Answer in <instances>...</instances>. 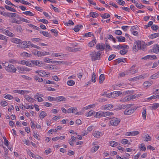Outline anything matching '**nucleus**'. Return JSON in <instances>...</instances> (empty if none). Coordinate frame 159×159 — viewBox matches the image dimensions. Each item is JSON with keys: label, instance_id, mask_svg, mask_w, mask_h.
Listing matches in <instances>:
<instances>
[{"label": "nucleus", "instance_id": "5", "mask_svg": "<svg viewBox=\"0 0 159 159\" xmlns=\"http://www.w3.org/2000/svg\"><path fill=\"white\" fill-rule=\"evenodd\" d=\"M131 106H129L126 108L124 111V114L126 116L130 115L133 114L134 111V109Z\"/></svg>", "mask_w": 159, "mask_h": 159}, {"label": "nucleus", "instance_id": "38", "mask_svg": "<svg viewBox=\"0 0 159 159\" xmlns=\"http://www.w3.org/2000/svg\"><path fill=\"white\" fill-rule=\"evenodd\" d=\"M115 93L114 92L112 93L114 94L113 95L114 96V97L113 98H115L116 97L119 96L120 95L122 94V92L120 91H115Z\"/></svg>", "mask_w": 159, "mask_h": 159}, {"label": "nucleus", "instance_id": "39", "mask_svg": "<svg viewBox=\"0 0 159 159\" xmlns=\"http://www.w3.org/2000/svg\"><path fill=\"white\" fill-rule=\"evenodd\" d=\"M34 79L36 81H38L39 82H41L43 81V79L42 78H40L37 76L35 75L34 77Z\"/></svg>", "mask_w": 159, "mask_h": 159}, {"label": "nucleus", "instance_id": "63", "mask_svg": "<svg viewBox=\"0 0 159 159\" xmlns=\"http://www.w3.org/2000/svg\"><path fill=\"white\" fill-rule=\"evenodd\" d=\"M116 56L115 54H112L110 55L108 58V60L110 61L112 60Z\"/></svg>", "mask_w": 159, "mask_h": 159}, {"label": "nucleus", "instance_id": "9", "mask_svg": "<svg viewBox=\"0 0 159 159\" xmlns=\"http://www.w3.org/2000/svg\"><path fill=\"white\" fill-rule=\"evenodd\" d=\"M139 134L138 131H135L129 132L126 133L125 135L127 136H135Z\"/></svg>", "mask_w": 159, "mask_h": 159}, {"label": "nucleus", "instance_id": "54", "mask_svg": "<svg viewBox=\"0 0 159 159\" xmlns=\"http://www.w3.org/2000/svg\"><path fill=\"white\" fill-rule=\"evenodd\" d=\"M159 75V71L158 72H157V73H155V74H153V75H151V79H155V77H157Z\"/></svg>", "mask_w": 159, "mask_h": 159}, {"label": "nucleus", "instance_id": "35", "mask_svg": "<svg viewBox=\"0 0 159 159\" xmlns=\"http://www.w3.org/2000/svg\"><path fill=\"white\" fill-rule=\"evenodd\" d=\"M118 145V143L115 141H111L110 142V145L112 147H115Z\"/></svg>", "mask_w": 159, "mask_h": 159}, {"label": "nucleus", "instance_id": "42", "mask_svg": "<svg viewBox=\"0 0 159 159\" xmlns=\"http://www.w3.org/2000/svg\"><path fill=\"white\" fill-rule=\"evenodd\" d=\"M131 100L130 97V96L126 97L125 98H124L123 99L120 100V101L122 102H127Z\"/></svg>", "mask_w": 159, "mask_h": 159}, {"label": "nucleus", "instance_id": "61", "mask_svg": "<svg viewBox=\"0 0 159 159\" xmlns=\"http://www.w3.org/2000/svg\"><path fill=\"white\" fill-rule=\"evenodd\" d=\"M117 2L119 4L122 6H124L125 3V2L122 0H118Z\"/></svg>", "mask_w": 159, "mask_h": 159}, {"label": "nucleus", "instance_id": "1", "mask_svg": "<svg viewBox=\"0 0 159 159\" xmlns=\"http://www.w3.org/2000/svg\"><path fill=\"white\" fill-rule=\"evenodd\" d=\"M146 46L144 44L141 43L140 41L137 40L135 41L134 43L133 47V50L135 52L138 51V50L144 51L146 48Z\"/></svg>", "mask_w": 159, "mask_h": 159}, {"label": "nucleus", "instance_id": "25", "mask_svg": "<svg viewBox=\"0 0 159 159\" xmlns=\"http://www.w3.org/2000/svg\"><path fill=\"white\" fill-rule=\"evenodd\" d=\"M116 38L119 42H125V39L122 36H117Z\"/></svg>", "mask_w": 159, "mask_h": 159}, {"label": "nucleus", "instance_id": "48", "mask_svg": "<svg viewBox=\"0 0 159 159\" xmlns=\"http://www.w3.org/2000/svg\"><path fill=\"white\" fill-rule=\"evenodd\" d=\"M24 14L25 15H28L29 16H34V14H33L30 11H26L23 12Z\"/></svg>", "mask_w": 159, "mask_h": 159}, {"label": "nucleus", "instance_id": "17", "mask_svg": "<svg viewBox=\"0 0 159 159\" xmlns=\"http://www.w3.org/2000/svg\"><path fill=\"white\" fill-rule=\"evenodd\" d=\"M105 45L106 48H105V50L106 53H107L109 51L112 50V49L111 48L110 46L108 43L107 40H106V42Z\"/></svg>", "mask_w": 159, "mask_h": 159}, {"label": "nucleus", "instance_id": "10", "mask_svg": "<svg viewBox=\"0 0 159 159\" xmlns=\"http://www.w3.org/2000/svg\"><path fill=\"white\" fill-rule=\"evenodd\" d=\"M157 57L155 55H148L142 58V59L147 60L150 59L151 60L156 59Z\"/></svg>", "mask_w": 159, "mask_h": 159}, {"label": "nucleus", "instance_id": "28", "mask_svg": "<svg viewBox=\"0 0 159 159\" xmlns=\"http://www.w3.org/2000/svg\"><path fill=\"white\" fill-rule=\"evenodd\" d=\"M96 75L94 72H93L92 75L91 81L93 83L95 82L96 80Z\"/></svg>", "mask_w": 159, "mask_h": 159}, {"label": "nucleus", "instance_id": "19", "mask_svg": "<svg viewBox=\"0 0 159 159\" xmlns=\"http://www.w3.org/2000/svg\"><path fill=\"white\" fill-rule=\"evenodd\" d=\"M96 43V39H94L92 41L88 43V45L90 47H92L94 46L95 44Z\"/></svg>", "mask_w": 159, "mask_h": 159}, {"label": "nucleus", "instance_id": "7", "mask_svg": "<svg viewBox=\"0 0 159 159\" xmlns=\"http://www.w3.org/2000/svg\"><path fill=\"white\" fill-rule=\"evenodd\" d=\"M34 54L36 55H37L38 57H41L42 56H45L47 55H49L50 53L49 52H39L37 51V52H35L34 53Z\"/></svg>", "mask_w": 159, "mask_h": 159}, {"label": "nucleus", "instance_id": "23", "mask_svg": "<svg viewBox=\"0 0 159 159\" xmlns=\"http://www.w3.org/2000/svg\"><path fill=\"white\" fill-rule=\"evenodd\" d=\"M159 106V104L158 103H155L152 104L151 106H150V108L155 110Z\"/></svg>", "mask_w": 159, "mask_h": 159}, {"label": "nucleus", "instance_id": "57", "mask_svg": "<svg viewBox=\"0 0 159 159\" xmlns=\"http://www.w3.org/2000/svg\"><path fill=\"white\" fill-rule=\"evenodd\" d=\"M129 71H130V73L132 74H134L136 73L138 71V69H129Z\"/></svg>", "mask_w": 159, "mask_h": 159}, {"label": "nucleus", "instance_id": "6", "mask_svg": "<svg viewBox=\"0 0 159 159\" xmlns=\"http://www.w3.org/2000/svg\"><path fill=\"white\" fill-rule=\"evenodd\" d=\"M96 48L98 50L103 51L105 49V45L103 43H98L96 46Z\"/></svg>", "mask_w": 159, "mask_h": 159}, {"label": "nucleus", "instance_id": "21", "mask_svg": "<svg viewBox=\"0 0 159 159\" xmlns=\"http://www.w3.org/2000/svg\"><path fill=\"white\" fill-rule=\"evenodd\" d=\"M11 42L16 43H19L21 42V40L17 38H13L11 39Z\"/></svg>", "mask_w": 159, "mask_h": 159}, {"label": "nucleus", "instance_id": "53", "mask_svg": "<svg viewBox=\"0 0 159 159\" xmlns=\"http://www.w3.org/2000/svg\"><path fill=\"white\" fill-rule=\"evenodd\" d=\"M113 47L114 48H115L116 49H121V48H123V47L122 46V45H120V44H119V45H116V46L113 45Z\"/></svg>", "mask_w": 159, "mask_h": 159}, {"label": "nucleus", "instance_id": "58", "mask_svg": "<svg viewBox=\"0 0 159 159\" xmlns=\"http://www.w3.org/2000/svg\"><path fill=\"white\" fill-rule=\"evenodd\" d=\"M105 116H112L114 115V113L112 112H110L109 111H107L106 112H105Z\"/></svg>", "mask_w": 159, "mask_h": 159}, {"label": "nucleus", "instance_id": "12", "mask_svg": "<svg viewBox=\"0 0 159 159\" xmlns=\"http://www.w3.org/2000/svg\"><path fill=\"white\" fill-rule=\"evenodd\" d=\"M133 104H127V105H119L117 108L118 110H121L122 109H124L126 108L127 107H129V106H132Z\"/></svg>", "mask_w": 159, "mask_h": 159}, {"label": "nucleus", "instance_id": "52", "mask_svg": "<svg viewBox=\"0 0 159 159\" xmlns=\"http://www.w3.org/2000/svg\"><path fill=\"white\" fill-rule=\"evenodd\" d=\"M91 36H94V35H93L92 33L91 32H89L85 33L84 34V37H91Z\"/></svg>", "mask_w": 159, "mask_h": 159}, {"label": "nucleus", "instance_id": "47", "mask_svg": "<svg viewBox=\"0 0 159 159\" xmlns=\"http://www.w3.org/2000/svg\"><path fill=\"white\" fill-rule=\"evenodd\" d=\"M145 139L144 141H150L151 139V137L148 134H145Z\"/></svg>", "mask_w": 159, "mask_h": 159}, {"label": "nucleus", "instance_id": "62", "mask_svg": "<svg viewBox=\"0 0 159 159\" xmlns=\"http://www.w3.org/2000/svg\"><path fill=\"white\" fill-rule=\"evenodd\" d=\"M33 136L36 139H38L39 140L40 139L38 138V136H39V135L37 134V133L35 131L33 132Z\"/></svg>", "mask_w": 159, "mask_h": 159}, {"label": "nucleus", "instance_id": "15", "mask_svg": "<svg viewBox=\"0 0 159 159\" xmlns=\"http://www.w3.org/2000/svg\"><path fill=\"white\" fill-rule=\"evenodd\" d=\"M33 66H41L42 64L41 61H39L32 60Z\"/></svg>", "mask_w": 159, "mask_h": 159}, {"label": "nucleus", "instance_id": "26", "mask_svg": "<svg viewBox=\"0 0 159 159\" xmlns=\"http://www.w3.org/2000/svg\"><path fill=\"white\" fill-rule=\"evenodd\" d=\"M83 26L82 25H76L74 29V30L75 32H77L80 29L82 28Z\"/></svg>", "mask_w": 159, "mask_h": 159}, {"label": "nucleus", "instance_id": "34", "mask_svg": "<svg viewBox=\"0 0 159 159\" xmlns=\"http://www.w3.org/2000/svg\"><path fill=\"white\" fill-rule=\"evenodd\" d=\"M114 94L113 93H110L107 94H105L104 93L102 94V96H104L105 97L107 98H113L114 97V96L113 95Z\"/></svg>", "mask_w": 159, "mask_h": 159}, {"label": "nucleus", "instance_id": "14", "mask_svg": "<svg viewBox=\"0 0 159 159\" xmlns=\"http://www.w3.org/2000/svg\"><path fill=\"white\" fill-rule=\"evenodd\" d=\"M145 75H139L136 77H135L132 78L130 79L129 80H133L134 81L137 80H139V79H143L145 78Z\"/></svg>", "mask_w": 159, "mask_h": 159}, {"label": "nucleus", "instance_id": "45", "mask_svg": "<svg viewBox=\"0 0 159 159\" xmlns=\"http://www.w3.org/2000/svg\"><path fill=\"white\" fill-rule=\"evenodd\" d=\"M95 112L93 111H89L88 112L86 113V115L87 116H90L93 115L94 114Z\"/></svg>", "mask_w": 159, "mask_h": 159}, {"label": "nucleus", "instance_id": "55", "mask_svg": "<svg viewBox=\"0 0 159 159\" xmlns=\"http://www.w3.org/2000/svg\"><path fill=\"white\" fill-rule=\"evenodd\" d=\"M159 34L158 33H156L151 34L150 37L152 39L155 38L159 36Z\"/></svg>", "mask_w": 159, "mask_h": 159}, {"label": "nucleus", "instance_id": "51", "mask_svg": "<svg viewBox=\"0 0 159 159\" xmlns=\"http://www.w3.org/2000/svg\"><path fill=\"white\" fill-rule=\"evenodd\" d=\"M32 60L30 61H26V65L29 66H32Z\"/></svg>", "mask_w": 159, "mask_h": 159}, {"label": "nucleus", "instance_id": "50", "mask_svg": "<svg viewBox=\"0 0 159 159\" xmlns=\"http://www.w3.org/2000/svg\"><path fill=\"white\" fill-rule=\"evenodd\" d=\"M90 14H91L92 17L93 18H95L99 16L98 13L94 12H91Z\"/></svg>", "mask_w": 159, "mask_h": 159}, {"label": "nucleus", "instance_id": "32", "mask_svg": "<svg viewBox=\"0 0 159 159\" xmlns=\"http://www.w3.org/2000/svg\"><path fill=\"white\" fill-rule=\"evenodd\" d=\"M27 43H26V42H23L20 44V48H27Z\"/></svg>", "mask_w": 159, "mask_h": 159}, {"label": "nucleus", "instance_id": "18", "mask_svg": "<svg viewBox=\"0 0 159 159\" xmlns=\"http://www.w3.org/2000/svg\"><path fill=\"white\" fill-rule=\"evenodd\" d=\"M49 74L48 72H46L40 70V72L39 73V75L41 76L42 77H45L47 76Z\"/></svg>", "mask_w": 159, "mask_h": 159}, {"label": "nucleus", "instance_id": "44", "mask_svg": "<svg viewBox=\"0 0 159 159\" xmlns=\"http://www.w3.org/2000/svg\"><path fill=\"white\" fill-rule=\"evenodd\" d=\"M40 33L42 34L44 36L47 37H50V34L47 32L44 31H41Z\"/></svg>", "mask_w": 159, "mask_h": 159}, {"label": "nucleus", "instance_id": "33", "mask_svg": "<svg viewBox=\"0 0 159 159\" xmlns=\"http://www.w3.org/2000/svg\"><path fill=\"white\" fill-rule=\"evenodd\" d=\"M104 80V74H101L99 76V83L100 84L102 83Z\"/></svg>", "mask_w": 159, "mask_h": 159}, {"label": "nucleus", "instance_id": "56", "mask_svg": "<svg viewBox=\"0 0 159 159\" xmlns=\"http://www.w3.org/2000/svg\"><path fill=\"white\" fill-rule=\"evenodd\" d=\"M16 30L19 33H21L22 32V29L20 26H18L16 29Z\"/></svg>", "mask_w": 159, "mask_h": 159}, {"label": "nucleus", "instance_id": "22", "mask_svg": "<svg viewBox=\"0 0 159 159\" xmlns=\"http://www.w3.org/2000/svg\"><path fill=\"white\" fill-rule=\"evenodd\" d=\"M5 7L7 10H8L9 11H12V12H16V10L14 8L11 7L8 5H5Z\"/></svg>", "mask_w": 159, "mask_h": 159}, {"label": "nucleus", "instance_id": "27", "mask_svg": "<svg viewBox=\"0 0 159 159\" xmlns=\"http://www.w3.org/2000/svg\"><path fill=\"white\" fill-rule=\"evenodd\" d=\"M47 113L44 111H42L40 113L39 117L40 119H43L45 116H47Z\"/></svg>", "mask_w": 159, "mask_h": 159}, {"label": "nucleus", "instance_id": "2", "mask_svg": "<svg viewBox=\"0 0 159 159\" xmlns=\"http://www.w3.org/2000/svg\"><path fill=\"white\" fill-rule=\"evenodd\" d=\"M2 65L4 66L5 70L9 72L15 73L16 70V69L12 64H9L8 62L2 63Z\"/></svg>", "mask_w": 159, "mask_h": 159}, {"label": "nucleus", "instance_id": "3", "mask_svg": "<svg viewBox=\"0 0 159 159\" xmlns=\"http://www.w3.org/2000/svg\"><path fill=\"white\" fill-rule=\"evenodd\" d=\"M90 55L93 61L99 60L101 58V53L99 51L98 52H90Z\"/></svg>", "mask_w": 159, "mask_h": 159}, {"label": "nucleus", "instance_id": "4", "mask_svg": "<svg viewBox=\"0 0 159 159\" xmlns=\"http://www.w3.org/2000/svg\"><path fill=\"white\" fill-rule=\"evenodd\" d=\"M120 121V120L119 118L113 117L109 121V126H117L119 125Z\"/></svg>", "mask_w": 159, "mask_h": 159}, {"label": "nucleus", "instance_id": "59", "mask_svg": "<svg viewBox=\"0 0 159 159\" xmlns=\"http://www.w3.org/2000/svg\"><path fill=\"white\" fill-rule=\"evenodd\" d=\"M7 37H6V36H5L3 35L0 34V39L2 40H3L4 41H7Z\"/></svg>", "mask_w": 159, "mask_h": 159}, {"label": "nucleus", "instance_id": "36", "mask_svg": "<svg viewBox=\"0 0 159 159\" xmlns=\"http://www.w3.org/2000/svg\"><path fill=\"white\" fill-rule=\"evenodd\" d=\"M143 112L142 113V116L143 119L144 120H145L146 118V109L144 108H143Z\"/></svg>", "mask_w": 159, "mask_h": 159}, {"label": "nucleus", "instance_id": "8", "mask_svg": "<svg viewBox=\"0 0 159 159\" xmlns=\"http://www.w3.org/2000/svg\"><path fill=\"white\" fill-rule=\"evenodd\" d=\"M13 91L15 93H20L22 95L27 94L30 92L29 91L27 90H22L18 89L14 90Z\"/></svg>", "mask_w": 159, "mask_h": 159}, {"label": "nucleus", "instance_id": "16", "mask_svg": "<svg viewBox=\"0 0 159 159\" xmlns=\"http://www.w3.org/2000/svg\"><path fill=\"white\" fill-rule=\"evenodd\" d=\"M66 100V98L63 96H58L56 98L55 101L57 102L65 101Z\"/></svg>", "mask_w": 159, "mask_h": 159}, {"label": "nucleus", "instance_id": "13", "mask_svg": "<svg viewBox=\"0 0 159 159\" xmlns=\"http://www.w3.org/2000/svg\"><path fill=\"white\" fill-rule=\"evenodd\" d=\"M2 30L3 32L5 31V32H4V33L10 37H13L15 36L13 34L10 32L8 30L4 29H2Z\"/></svg>", "mask_w": 159, "mask_h": 159}, {"label": "nucleus", "instance_id": "31", "mask_svg": "<svg viewBox=\"0 0 159 159\" xmlns=\"http://www.w3.org/2000/svg\"><path fill=\"white\" fill-rule=\"evenodd\" d=\"M25 99L29 102L31 103L34 102V99L28 95H25Z\"/></svg>", "mask_w": 159, "mask_h": 159}, {"label": "nucleus", "instance_id": "24", "mask_svg": "<svg viewBox=\"0 0 159 159\" xmlns=\"http://www.w3.org/2000/svg\"><path fill=\"white\" fill-rule=\"evenodd\" d=\"M101 133L98 131H95L93 133V135L95 138H99Z\"/></svg>", "mask_w": 159, "mask_h": 159}, {"label": "nucleus", "instance_id": "37", "mask_svg": "<svg viewBox=\"0 0 159 159\" xmlns=\"http://www.w3.org/2000/svg\"><path fill=\"white\" fill-rule=\"evenodd\" d=\"M53 63H56L57 64H64L66 63V62L64 61H53Z\"/></svg>", "mask_w": 159, "mask_h": 159}, {"label": "nucleus", "instance_id": "43", "mask_svg": "<svg viewBox=\"0 0 159 159\" xmlns=\"http://www.w3.org/2000/svg\"><path fill=\"white\" fill-rule=\"evenodd\" d=\"M67 84L69 86H72L75 84V82L73 80H70L67 82Z\"/></svg>", "mask_w": 159, "mask_h": 159}, {"label": "nucleus", "instance_id": "29", "mask_svg": "<svg viewBox=\"0 0 159 159\" xmlns=\"http://www.w3.org/2000/svg\"><path fill=\"white\" fill-rule=\"evenodd\" d=\"M105 112L101 111L98 112L96 113L97 116L98 117H105Z\"/></svg>", "mask_w": 159, "mask_h": 159}, {"label": "nucleus", "instance_id": "64", "mask_svg": "<svg viewBox=\"0 0 159 159\" xmlns=\"http://www.w3.org/2000/svg\"><path fill=\"white\" fill-rule=\"evenodd\" d=\"M99 147V146H95L94 147H93L91 149V150H93V152H95L97 150H98Z\"/></svg>", "mask_w": 159, "mask_h": 159}, {"label": "nucleus", "instance_id": "40", "mask_svg": "<svg viewBox=\"0 0 159 159\" xmlns=\"http://www.w3.org/2000/svg\"><path fill=\"white\" fill-rule=\"evenodd\" d=\"M34 98L37 100L39 102H41L43 101V100L41 97L39 96L36 94L34 96Z\"/></svg>", "mask_w": 159, "mask_h": 159}, {"label": "nucleus", "instance_id": "30", "mask_svg": "<svg viewBox=\"0 0 159 159\" xmlns=\"http://www.w3.org/2000/svg\"><path fill=\"white\" fill-rule=\"evenodd\" d=\"M16 16H18V15L16 13L7 12V16L10 17H13Z\"/></svg>", "mask_w": 159, "mask_h": 159}, {"label": "nucleus", "instance_id": "11", "mask_svg": "<svg viewBox=\"0 0 159 159\" xmlns=\"http://www.w3.org/2000/svg\"><path fill=\"white\" fill-rule=\"evenodd\" d=\"M154 48H152L151 50V52L156 54H159V45L156 44L154 46Z\"/></svg>", "mask_w": 159, "mask_h": 159}, {"label": "nucleus", "instance_id": "41", "mask_svg": "<svg viewBox=\"0 0 159 159\" xmlns=\"http://www.w3.org/2000/svg\"><path fill=\"white\" fill-rule=\"evenodd\" d=\"M152 82L146 81L144 83L143 85L145 87H147L152 85Z\"/></svg>", "mask_w": 159, "mask_h": 159}, {"label": "nucleus", "instance_id": "20", "mask_svg": "<svg viewBox=\"0 0 159 159\" xmlns=\"http://www.w3.org/2000/svg\"><path fill=\"white\" fill-rule=\"evenodd\" d=\"M113 107L112 104L106 105L104 106V109L106 110H110Z\"/></svg>", "mask_w": 159, "mask_h": 159}, {"label": "nucleus", "instance_id": "60", "mask_svg": "<svg viewBox=\"0 0 159 159\" xmlns=\"http://www.w3.org/2000/svg\"><path fill=\"white\" fill-rule=\"evenodd\" d=\"M38 20L39 22H43V23L46 24L48 23V21L44 19Z\"/></svg>", "mask_w": 159, "mask_h": 159}, {"label": "nucleus", "instance_id": "46", "mask_svg": "<svg viewBox=\"0 0 159 159\" xmlns=\"http://www.w3.org/2000/svg\"><path fill=\"white\" fill-rule=\"evenodd\" d=\"M43 83L45 84H54V82L52 81H50L48 80H44Z\"/></svg>", "mask_w": 159, "mask_h": 159}, {"label": "nucleus", "instance_id": "49", "mask_svg": "<svg viewBox=\"0 0 159 159\" xmlns=\"http://www.w3.org/2000/svg\"><path fill=\"white\" fill-rule=\"evenodd\" d=\"M101 17L104 19L107 18L110 16V15L109 14L105 13L104 14H101Z\"/></svg>", "mask_w": 159, "mask_h": 159}]
</instances>
